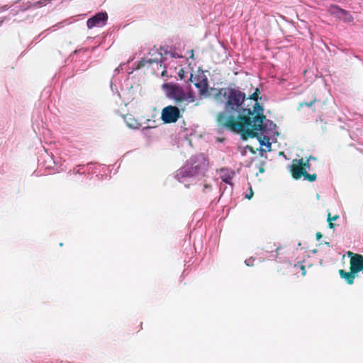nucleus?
<instances>
[{
    "instance_id": "f257e3e1",
    "label": "nucleus",
    "mask_w": 363,
    "mask_h": 363,
    "mask_svg": "<svg viewBox=\"0 0 363 363\" xmlns=\"http://www.w3.org/2000/svg\"><path fill=\"white\" fill-rule=\"evenodd\" d=\"M227 101L226 111L237 113V117L228 116L226 112H220L217 115L219 125L232 132L240 133L244 139L258 137L257 131H265L267 124H264L266 117L262 113H257L254 117L251 108L245 107V94L240 90L229 88L224 93Z\"/></svg>"
},
{
    "instance_id": "f03ea898",
    "label": "nucleus",
    "mask_w": 363,
    "mask_h": 363,
    "mask_svg": "<svg viewBox=\"0 0 363 363\" xmlns=\"http://www.w3.org/2000/svg\"><path fill=\"white\" fill-rule=\"evenodd\" d=\"M162 87L167 97L173 100L176 105L182 107V111H186V106L194 101V97L191 94L186 93L179 84L164 83Z\"/></svg>"
},
{
    "instance_id": "7ed1b4c3",
    "label": "nucleus",
    "mask_w": 363,
    "mask_h": 363,
    "mask_svg": "<svg viewBox=\"0 0 363 363\" xmlns=\"http://www.w3.org/2000/svg\"><path fill=\"white\" fill-rule=\"evenodd\" d=\"M206 167L205 159L201 156L191 158V163L186 164L177 171V177L179 179L197 175Z\"/></svg>"
},
{
    "instance_id": "20e7f679",
    "label": "nucleus",
    "mask_w": 363,
    "mask_h": 363,
    "mask_svg": "<svg viewBox=\"0 0 363 363\" xmlns=\"http://www.w3.org/2000/svg\"><path fill=\"white\" fill-rule=\"evenodd\" d=\"M290 172L294 179H299L302 177L308 182H314L317 179L316 174H308L303 167L302 160L294 159L291 165Z\"/></svg>"
},
{
    "instance_id": "39448f33",
    "label": "nucleus",
    "mask_w": 363,
    "mask_h": 363,
    "mask_svg": "<svg viewBox=\"0 0 363 363\" xmlns=\"http://www.w3.org/2000/svg\"><path fill=\"white\" fill-rule=\"evenodd\" d=\"M183 112L182 107L169 105L162 108L161 119L164 123H174L182 117Z\"/></svg>"
},
{
    "instance_id": "423d86ee",
    "label": "nucleus",
    "mask_w": 363,
    "mask_h": 363,
    "mask_svg": "<svg viewBox=\"0 0 363 363\" xmlns=\"http://www.w3.org/2000/svg\"><path fill=\"white\" fill-rule=\"evenodd\" d=\"M190 80L195 85V86L199 89V92L200 94H204L208 91V79L206 76H196L193 77V74H191Z\"/></svg>"
},
{
    "instance_id": "0eeeda50",
    "label": "nucleus",
    "mask_w": 363,
    "mask_h": 363,
    "mask_svg": "<svg viewBox=\"0 0 363 363\" xmlns=\"http://www.w3.org/2000/svg\"><path fill=\"white\" fill-rule=\"evenodd\" d=\"M107 19V13L100 12L90 18L87 21L86 25L89 28H92L94 27H100L106 24Z\"/></svg>"
},
{
    "instance_id": "6e6552de",
    "label": "nucleus",
    "mask_w": 363,
    "mask_h": 363,
    "mask_svg": "<svg viewBox=\"0 0 363 363\" xmlns=\"http://www.w3.org/2000/svg\"><path fill=\"white\" fill-rule=\"evenodd\" d=\"M350 270L357 274L363 269V256L359 254L354 255L350 259Z\"/></svg>"
},
{
    "instance_id": "1a4fd4ad",
    "label": "nucleus",
    "mask_w": 363,
    "mask_h": 363,
    "mask_svg": "<svg viewBox=\"0 0 363 363\" xmlns=\"http://www.w3.org/2000/svg\"><path fill=\"white\" fill-rule=\"evenodd\" d=\"M331 11L333 14L342 18L345 22H351L353 21L352 16L347 11L342 9L337 6H332Z\"/></svg>"
},
{
    "instance_id": "9d476101",
    "label": "nucleus",
    "mask_w": 363,
    "mask_h": 363,
    "mask_svg": "<svg viewBox=\"0 0 363 363\" xmlns=\"http://www.w3.org/2000/svg\"><path fill=\"white\" fill-rule=\"evenodd\" d=\"M124 120L129 128L138 129L140 127V123L131 114H126L124 116Z\"/></svg>"
},
{
    "instance_id": "9b49d317",
    "label": "nucleus",
    "mask_w": 363,
    "mask_h": 363,
    "mask_svg": "<svg viewBox=\"0 0 363 363\" xmlns=\"http://www.w3.org/2000/svg\"><path fill=\"white\" fill-rule=\"evenodd\" d=\"M339 274L341 278L345 279L349 284H352L355 278V274L357 273L353 272L352 270H350L349 272H347L343 269H340Z\"/></svg>"
},
{
    "instance_id": "f8f14e48",
    "label": "nucleus",
    "mask_w": 363,
    "mask_h": 363,
    "mask_svg": "<svg viewBox=\"0 0 363 363\" xmlns=\"http://www.w3.org/2000/svg\"><path fill=\"white\" fill-rule=\"evenodd\" d=\"M258 93H259V89H257L256 91L250 96V99H252L255 101L253 107H254V109L252 110V111H253V114L255 113V112H257V113H259V111H263V108L262 106L259 105V104L258 103L257 101V99H258Z\"/></svg>"
},
{
    "instance_id": "ddd939ff",
    "label": "nucleus",
    "mask_w": 363,
    "mask_h": 363,
    "mask_svg": "<svg viewBox=\"0 0 363 363\" xmlns=\"http://www.w3.org/2000/svg\"><path fill=\"white\" fill-rule=\"evenodd\" d=\"M160 58H157V59H150L149 60H142L140 62V66H145L146 62H149V63H153V62H162L163 61V57H162V53H160Z\"/></svg>"
},
{
    "instance_id": "4468645a",
    "label": "nucleus",
    "mask_w": 363,
    "mask_h": 363,
    "mask_svg": "<svg viewBox=\"0 0 363 363\" xmlns=\"http://www.w3.org/2000/svg\"><path fill=\"white\" fill-rule=\"evenodd\" d=\"M317 101H318V99H317L316 96L314 95L312 100L310 102H306V101L300 102L298 104V107L302 108L304 106H306L307 107H311Z\"/></svg>"
},
{
    "instance_id": "2eb2a0df",
    "label": "nucleus",
    "mask_w": 363,
    "mask_h": 363,
    "mask_svg": "<svg viewBox=\"0 0 363 363\" xmlns=\"http://www.w3.org/2000/svg\"><path fill=\"white\" fill-rule=\"evenodd\" d=\"M339 218L338 215H335L334 216H331L330 213L328 214V218L327 220L328 222V227L330 228H334L335 224L333 223V221L336 220Z\"/></svg>"
},
{
    "instance_id": "dca6fc26",
    "label": "nucleus",
    "mask_w": 363,
    "mask_h": 363,
    "mask_svg": "<svg viewBox=\"0 0 363 363\" xmlns=\"http://www.w3.org/2000/svg\"><path fill=\"white\" fill-rule=\"evenodd\" d=\"M301 160H302L303 167L305 169V171L306 172L307 169H310V167H311L310 161H311V160H315V158L314 157H313V156H309L306 161H304V160L303 158H301Z\"/></svg>"
},
{
    "instance_id": "f3484780",
    "label": "nucleus",
    "mask_w": 363,
    "mask_h": 363,
    "mask_svg": "<svg viewBox=\"0 0 363 363\" xmlns=\"http://www.w3.org/2000/svg\"><path fill=\"white\" fill-rule=\"evenodd\" d=\"M255 261V259L254 257H251L249 259H247L245 262L247 266L252 267L254 265Z\"/></svg>"
},
{
    "instance_id": "a211bd4d",
    "label": "nucleus",
    "mask_w": 363,
    "mask_h": 363,
    "mask_svg": "<svg viewBox=\"0 0 363 363\" xmlns=\"http://www.w3.org/2000/svg\"><path fill=\"white\" fill-rule=\"evenodd\" d=\"M264 140H267V144H268V146H270V145H271L270 143L269 142V138H267L266 136H264V137H263V140H262L261 136H260V137H259V140L260 145H261L262 146V145H265V143H264Z\"/></svg>"
},
{
    "instance_id": "6ab92c4d",
    "label": "nucleus",
    "mask_w": 363,
    "mask_h": 363,
    "mask_svg": "<svg viewBox=\"0 0 363 363\" xmlns=\"http://www.w3.org/2000/svg\"><path fill=\"white\" fill-rule=\"evenodd\" d=\"M185 72L184 71L183 69H181L179 72V76L180 77L181 79H185Z\"/></svg>"
},
{
    "instance_id": "aec40b11",
    "label": "nucleus",
    "mask_w": 363,
    "mask_h": 363,
    "mask_svg": "<svg viewBox=\"0 0 363 363\" xmlns=\"http://www.w3.org/2000/svg\"><path fill=\"white\" fill-rule=\"evenodd\" d=\"M300 268H301V269L302 270V275H303V276H304V275L306 274V267H305V266H304V265H303V264H301V265L300 266Z\"/></svg>"
},
{
    "instance_id": "412c9836",
    "label": "nucleus",
    "mask_w": 363,
    "mask_h": 363,
    "mask_svg": "<svg viewBox=\"0 0 363 363\" xmlns=\"http://www.w3.org/2000/svg\"><path fill=\"white\" fill-rule=\"evenodd\" d=\"M253 195V192L252 191V189H250V194H246L245 197L248 199H250Z\"/></svg>"
},
{
    "instance_id": "4be33fe9",
    "label": "nucleus",
    "mask_w": 363,
    "mask_h": 363,
    "mask_svg": "<svg viewBox=\"0 0 363 363\" xmlns=\"http://www.w3.org/2000/svg\"><path fill=\"white\" fill-rule=\"evenodd\" d=\"M315 236L317 240H320L323 237V235L320 232H318Z\"/></svg>"
},
{
    "instance_id": "5701e85b",
    "label": "nucleus",
    "mask_w": 363,
    "mask_h": 363,
    "mask_svg": "<svg viewBox=\"0 0 363 363\" xmlns=\"http://www.w3.org/2000/svg\"><path fill=\"white\" fill-rule=\"evenodd\" d=\"M230 180H231L230 177L223 179V181L225 182L227 184H230Z\"/></svg>"
},
{
    "instance_id": "b1692460",
    "label": "nucleus",
    "mask_w": 363,
    "mask_h": 363,
    "mask_svg": "<svg viewBox=\"0 0 363 363\" xmlns=\"http://www.w3.org/2000/svg\"><path fill=\"white\" fill-rule=\"evenodd\" d=\"M167 69H164L162 72V74H162V77H164V76H167Z\"/></svg>"
},
{
    "instance_id": "393cba45",
    "label": "nucleus",
    "mask_w": 363,
    "mask_h": 363,
    "mask_svg": "<svg viewBox=\"0 0 363 363\" xmlns=\"http://www.w3.org/2000/svg\"><path fill=\"white\" fill-rule=\"evenodd\" d=\"M264 167H261L259 168V172H260L261 173H262V172H264Z\"/></svg>"
},
{
    "instance_id": "a878e982",
    "label": "nucleus",
    "mask_w": 363,
    "mask_h": 363,
    "mask_svg": "<svg viewBox=\"0 0 363 363\" xmlns=\"http://www.w3.org/2000/svg\"><path fill=\"white\" fill-rule=\"evenodd\" d=\"M270 125H274V126H276V125H275V124H274V123H273V122H271V121H270Z\"/></svg>"
},
{
    "instance_id": "bb28decb",
    "label": "nucleus",
    "mask_w": 363,
    "mask_h": 363,
    "mask_svg": "<svg viewBox=\"0 0 363 363\" xmlns=\"http://www.w3.org/2000/svg\"><path fill=\"white\" fill-rule=\"evenodd\" d=\"M148 128H150V127H145L144 129H143V130H147Z\"/></svg>"
},
{
    "instance_id": "cd10ccee",
    "label": "nucleus",
    "mask_w": 363,
    "mask_h": 363,
    "mask_svg": "<svg viewBox=\"0 0 363 363\" xmlns=\"http://www.w3.org/2000/svg\"><path fill=\"white\" fill-rule=\"evenodd\" d=\"M348 255H352V252H348Z\"/></svg>"
},
{
    "instance_id": "c85d7f7f",
    "label": "nucleus",
    "mask_w": 363,
    "mask_h": 363,
    "mask_svg": "<svg viewBox=\"0 0 363 363\" xmlns=\"http://www.w3.org/2000/svg\"><path fill=\"white\" fill-rule=\"evenodd\" d=\"M38 4H41V1H38L37 3Z\"/></svg>"
}]
</instances>
